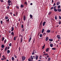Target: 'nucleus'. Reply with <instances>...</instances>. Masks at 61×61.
Listing matches in <instances>:
<instances>
[{
  "instance_id": "30",
  "label": "nucleus",
  "mask_w": 61,
  "mask_h": 61,
  "mask_svg": "<svg viewBox=\"0 0 61 61\" xmlns=\"http://www.w3.org/2000/svg\"><path fill=\"white\" fill-rule=\"evenodd\" d=\"M24 7V5H20V7L21 8H23Z\"/></svg>"
},
{
  "instance_id": "54",
  "label": "nucleus",
  "mask_w": 61,
  "mask_h": 61,
  "mask_svg": "<svg viewBox=\"0 0 61 61\" xmlns=\"http://www.w3.org/2000/svg\"><path fill=\"white\" fill-rule=\"evenodd\" d=\"M8 5L9 6L11 5V4H10V3H8Z\"/></svg>"
},
{
  "instance_id": "48",
  "label": "nucleus",
  "mask_w": 61,
  "mask_h": 61,
  "mask_svg": "<svg viewBox=\"0 0 61 61\" xmlns=\"http://www.w3.org/2000/svg\"><path fill=\"white\" fill-rule=\"evenodd\" d=\"M59 19H61V16H59Z\"/></svg>"
},
{
  "instance_id": "13",
  "label": "nucleus",
  "mask_w": 61,
  "mask_h": 61,
  "mask_svg": "<svg viewBox=\"0 0 61 61\" xmlns=\"http://www.w3.org/2000/svg\"><path fill=\"white\" fill-rule=\"evenodd\" d=\"M14 27H12L11 30V31H14Z\"/></svg>"
},
{
  "instance_id": "10",
  "label": "nucleus",
  "mask_w": 61,
  "mask_h": 61,
  "mask_svg": "<svg viewBox=\"0 0 61 61\" xmlns=\"http://www.w3.org/2000/svg\"><path fill=\"white\" fill-rule=\"evenodd\" d=\"M11 1L10 0H9L7 1V3H11Z\"/></svg>"
},
{
  "instance_id": "18",
  "label": "nucleus",
  "mask_w": 61,
  "mask_h": 61,
  "mask_svg": "<svg viewBox=\"0 0 61 61\" xmlns=\"http://www.w3.org/2000/svg\"><path fill=\"white\" fill-rule=\"evenodd\" d=\"M46 33L45 32H44L43 34V36H45L46 35Z\"/></svg>"
},
{
  "instance_id": "9",
  "label": "nucleus",
  "mask_w": 61,
  "mask_h": 61,
  "mask_svg": "<svg viewBox=\"0 0 61 61\" xmlns=\"http://www.w3.org/2000/svg\"><path fill=\"white\" fill-rule=\"evenodd\" d=\"M46 23V22L45 21H44L43 23V26H45V24Z\"/></svg>"
},
{
  "instance_id": "57",
  "label": "nucleus",
  "mask_w": 61,
  "mask_h": 61,
  "mask_svg": "<svg viewBox=\"0 0 61 61\" xmlns=\"http://www.w3.org/2000/svg\"><path fill=\"white\" fill-rule=\"evenodd\" d=\"M7 8L8 9H9V6H7Z\"/></svg>"
},
{
  "instance_id": "6",
  "label": "nucleus",
  "mask_w": 61,
  "mask_h": 61,
  "mask_svg": "<svg viewBox=\"0 0 61 61\" xmlns=\"http://www.w3.org/2000/svg\"><path fill=\"white\" fill-rule=\"evenodd\" d=\"M2 57L4 58V59H6V57L5 56L3 55L2 56Z\"/></svg>"
},
{
  "instance_id": "4",
  "label": "nucleus",
  "mask_w": 61,
  "mask_h": 61,
  "mask_svg": "<svg viewBox=\"0 0 61 61\" xmlns=\"http://www.w3.org/2000/svg\"><path fill=\"white\" fill-rule=\"evenodd\" d=\"M23 20L24 21L26 20V18H25V16L24 15L23 16Z\"/></svg>"
},
{
  "instance_id": "37",
  "label": "nucleus",
  "mask_w": 61,
  "mask_h": 61,
  "mask_svg": "<svg viewBox=\"0 0 61 61\" xmlns=\"http://www.w3.org/2000/svg\"><path fill=\"white\" fill-rule=\"evenodd\" d=\"M30 58L32 60L33 59V56H30Z\"/></svg>"
},
{
  "instance_id": "60",
  "label": "nucleus",
  "mask_w": 61,
  "mask_h": 61,
  "mask_svg": "<svg viewBox=\"0 0 61 61\" xmlns=\"http://www.w3.org/2000/svg\"><path fill=\"white\" fill-rule=\"evenodd\" d=\"M0 1L1 2H4V1L3 0H0Z\"/></svg>"
},
{
  "instance_id": "19",
  "label": "nucleus",
  "mask_w": 61,
  "mask_h": 61,
  "mask_svg": "<svg viewBox=\"0 0 61 61\" xmlns=\"http://www.w3.org/2000/svg\"><path fill=\"white\" fill-rule=\"evenodd\" d=\"M24 4L25 5H27V2L26 1L24 3Z\"/></svg>"
},
{
  "instance_id": "34",
  "label": "nucleus",
  "mask_w": 61,
  "mask_h": 61,
  "mask_svg": "<svg viewBox=\"0 0 61 61\" xmlns=\"http://www.w3.org/2000/svg\"><path fill=\"white\" fill-rule=\"evenodd\" d=\"M50 59H50V58H49L48 59V61H50Z\"/></svg>"
},
{
  "instance_id": "33",
  "label": "nucleus",
  "mask_w": 61,
  "mask_h": 61,
  "mask_svg": "<svg viewBox=\"0 0 61 61\" xmlns=\"http://www.w3.org/2000/svg\"><path fill=\"white\" fill-rule=\"evenodd\" d=\"M22 41H23V38H21L20 43H21L22 42Z\"/></svg>"
},
{
  "instance_id": "16",
  "label": "nucleus",
  "mask_w": 61,
  "mask_h": 61,
  "mask_svg": "<svg viewBox=\"0 0 61 61\" xmlns=\"http://www.w3.org/2000/svg\"><path fill=\"white\" fill-rule=\"evenodd\" d=\"M15 7L16 8H17V9H19V6H15Z\"/></svg>"
},
{
  "instance_id": "26",
  "label": "nucleus",
  "mask_w": 61,
  "mask_h": 61,
  "mask_svg": "<svg viewBox=\"0 0 61 61\" xmlns=\"http://www.w3.org/2000/svg\"><path fill=\"white\" fill-rule=\"evenodd\" d=\"M30 18H32V17H33V15H32L31 14L30 15Z\"/></svg>"
},
{
  "instance_id": "36",
  "label": "nucleus",
  "mask_w": 61,
  "mask_h": 61,
  "mask_svg": "<svg viewBox=\"0 0 61 61\" xmlns=\"http://www.w3.org/2000/svg\"><path fill=\"white\" fill-rule=\"evenodd\" d=\"M43 55H44V56H47L48 54L47 53L45 54H43Z\"/></svg>"
},
{
  "instance_id": "1",
  "label": "nucleus",
  "mask_w": 61,
  "mask_h": 61,
  "mask_svg": "<svg viewBox=\"0 0 61 61\" xmlns=\"http://www.w3.org/2000/svg\"><path fill=\"white\" fill-rule=\"evenodd\" d=\"M22 60L23 61L25 60V58H26L25 56H22L21 57Z\"/></svg>"
},
{
  "instance_id": "49",
  "label": "nucleus",
  "mask_w": 61,
  "mask_h": 61,
  "mask_svg": "<svg viewBox=\"0 0 61 61\" xmlns=\"http://www.w3.org/2000/svg\"><path fill=\"white\" fill-rule=\"evenodd\" d=\"M11 45H12L11 44V43H10L9 44V46H11Z\"/></svg>"
},
{
  "instance_id": "24",
  "label": "nucleus",
  "mask_w": 61,
  "mask_h": 61,
  "mask_svg": "<svg viewBox=\"0 0 61 61\" xmlns=\"http://www.w3.org/2000/svg\"><path fill=\"white\" fill-rule=\"evenodd\" d=\"M10 52V50H8L7 51V54H8V53H9Z\"/></svg>"
},
{
  "instance_id": "8",
  "label": "nucleus",
  "mask_w": 61,
  "mask_h": 61,
  "mask_svg": "<svg viewBox=\"0 0 61 61\" xmlns=\"http://www.w3.org/2000/svg\"><path fill=\"white\" fill-rule=\"evenodd\" d=\"M48 37H46V41H48Z\"/></svg>"
},
{
  "instance_id": "17",
  "label": "nucleus",
  "mask_w": 61,
  "mask_h": 61,
  "mask_svg": "<svg viewBox=\"0 0 61 61\" xmlns=\"http://www.w3.org/2000/svg\"><path fill=\"white\" fill-rule=\"evenodd\" d=\"M32 39V38H31V37H30V38L29 39L28 41V42H30V41H31V40Z\"/></svg>"
},
{
  "instance_id": "42",
  "label": "nucleus",
  "mask_w": 61,
  "mask_h": 61,
  "mask_svg": "<svg viewBox=\"0 0 61 61\" xmlns=\"http://www.w3.org/2000/svg\"><path fill=\"white\" fill-rule=\"evenodd\" d=\"M56 6H55L54 7V8H53V9H56Z\"/></svg>"
},
{
  "instance_id": "63",
  "label": "nucleus",
  "mask_w": 61,
  "mask_h": 61,
  "mask_svg": "<svg viewBox=\"0 0 61 61\" xmlns=\"http://www.w3.org/2000/svg\"><path fill=\"white\" fill-rule=\"evenodd\" d=\"M1 60H2L3 61L4 60V58H2L1 59Z\"/></svg>"
},
{
  "instance_id": "61",
  "label": "nucleus",
  "mask_w": 61,
  "mask_h": 61,
  "mask_svg": "<svg viewBox=\"0 0 61 61\" xmlns=\"http://www.w3.org/2000/svg\"><path fill=\"white\" fill-rule=\"evenodd\" d=\"M45 48V47H44V46H42V49H43Z\"/></svg>"
},
{
  "instance_id": "58",
  "label": "nucleus",
  "mask_w": 61,
  "mask_h": 61,
  "mask_svg": "<svg viewBox=\"0 0 61 61\" xmlns=\"http://www.w3.org/2000/svg\"><path fill=\"white\" fill-rule=\"evenodd\" d=\"M35 54V52H33L32 53V55H34Z\"/></svg>"
},
{
  "instance_id": "12",
  "label": "nucleus",
  "mask_w": 61,
  "mask_h": 61,
  "mask_svg": "<svg viewBox=\"0 0 61 61\" xmlns=\"http://www.w3.org/2000/svg\"><path fill=\"white\" fill-rule=\"evenodd\" d=\"M47 33H50L51 31L50 30H47Z\"/></svg>"
},
{
  "instance_id": "50",
  "label": "nucleus",
  "mask_w": 61,
  "mask_h": 61,
  "mask_svg": "<svg viewBox=\"0 0 61 61\" xmlns=\"http://www.w3.org/2000/svg\"><path fill=\"white\" fill-rule=\"evenodd\" d=\"M56 5V3H54L53 4V6H55V5Z\"/></svg>"
},
{
  "instance_id": "43",
  "label": "nucleus",
  "mask_w": 61,
  "mask_h": 61,
  "mask_svg": "<svg viewBox=\"0 0 61 61\" xmlns=\"http://www.w3.org/2000/svg\"><path fill=\"white\" fill-rule=\"evenodd\" d=\"M58 24L59 25H60V24H61V21H59V22Z\"/></svg>"
},
{
  "instance_id": "3",
  "label": "nucleus",
  "mask_w": 61,
  "mask_h": 61,
  "mask_svg": "<svg viewBox=\"0 0 61 61\" xmlns=\"http://www.w3.org/2000/svg\"><path fill=\"white\" fill-rule=\"evenodd\" d=\"M58 12H60L61 11V8L57 9Z\"/></svg>"
},
{
  "instance_id": "28",
  "label": "nucleus",
  "mask_w": 61,
  "mask_h": 61,
  "mask_svg": "<svg viewBox=\"0 0 61 61\" xmlns=\"http://www.w3.org/2000/svg\"><path fill=\"white\" fill-rule=\"evenodd\" d=\"M11 34L13 36H14V32H12L11 33Z\"/></svg>"
},
{
  "instance_id": "47",
  "label": "nucleus",
  "mask_w": 61,
  "mask_h": 61,
  "mask_svg": "<svg viewBox=\"0 0 61 61\" xmlns=\"http://www.w3.org/2000/svg\"><path fill=\"white\" fill-rule=\"evenodd\" d=\"M53 7H52L50 9L51 10H52L53 9Z\"/></svg>"
},
{
  "instance_id": "40",
  "label": "nucleus",
  "mask_w": 61,
  "mask_h": 61,
  "mask_svg": "<svg viewBox=\"0 0 61 61\" xmlns=\"http://www.w3.org/2000/svg\"><path fill=\"white\" fill-rule=\"evenodd\" d=\"M21 28L22 29V28H23V27H24V25H21Z\"/></svg>"
},
{
  "instance_id": "7",
  "label": "nucleus",
  "mask_w": 61,
  "mask_h": 61,
  "mask_svg": "<svg viewBox=\"0 0 61 61\" xmlns=\"http://www.w3.org/2000/svg\"><path fill=\"white\" fill-rule=\"evenodd\" d=\"M36 60H37L38 59V56L36 55Z\"/></svg>"
},
{
  "instance_id": "38",
  "label": "nucleus",
  "mask_w": 61,
  "mask_h": 61,
  "mask_svg": "<svg viewBox=\"0 0 61 61\" xmlns=\"http://www.w3.org/2000/svg\"><path fill=\"white\" fill-rule=\"evenodd\" d=\"M42 36H43V35H42V34H41L40 35V37H42Z\"/></svg>"
},
{
  "instance_id": "11",
  "label": "nucleus",
  "mask_w": 61,
  "mask_h": 61,
  "mask_svg": "<svg viewBox=\"0 0 61 61\" xmlns=\"http://www.w3.org/2000/svg\"><path fill=\"white\" fill-rule=\"evenodd\" d=\"M49 48H47L46 50V52H48V50H49Z\"/></svg>"
},
{
  "instance_id": "41",
  "label": "nucleus",
  "mask_w": 61,
  "mask_h": 61,
  "mask_svg": "<svg viewBox=\"0 0 61 61\" xmlns=\"http://www.w3.org/2000/svg\"><path fill=\"white\" fill-rule=\"evenodd\" d=\"M5 19H8V17H5Z\"/></svg>"
},
{
  "instance_id": "23",
  "label": "nucleus",
  "mask_w": 61,
  "mask_h": 61,
  "mask_svg": "<svg viewBox=\"0 0 61 61\" xmlns=\"http://www.w3.org/2000/svg\"><path fill=\"white\" fill-rule=\"evenodd\" d=\"M58 9L60 8L61 7V6L60 5H59L57 6Z\"/></svg>"
},
{
  "instance_id": "2",
  "label": "nucleus",
  "mask_w": 61,
  "mask_h": 61,
  "mask_svg": "<svg viewBox=\"0 0 61 61\" xmlns=\"http://www.w3.org/2000/svg\"><path fill=\"white\" fill-rule=\"evenodd\" d=\"M60 1H58V2L56 3L57 5H60Z\"/></svg>"
},
{
  "instance_id": "51",
  "label": "nucleus",
  "mask_w": 61,
  "mask_h": 61,
  "mask_svg": "<svg viewBox=\"0 0 61 61\" xmlns=\"http://www.w3.org/2000/svg\"><path fill=\"white\" fill-rule=\"evenodd\" d=\"M19 51L20 52V49H21V48H20V47H19Z\"/></svg>"
},
{
  "instance_id": "25",
  "label": "nucleus",
  "mask_w": 61,
  "mask_h": 61,
  "mask_svg": "<svg viewBox=\"0 0 61 61\" xmlns=\"http://www.w3.org/2000/svg\"><path fill=\"white\" fill-rule=\"evenodd\" d=\"M54 11H55V12H57V10L56 9H54Z\"/></svg>"
},
{
  "instance_id": "62",
  "label": "nucleus",
  "mask_w": 61,
  "mask_h": 61,
  "mask_svg": "<svg viewBox=\"0 0 61 61\" xmlns=\"http://www.w3.org/2000/svg\"><path fill=\"white\" fill-rule=\"evenodd\" d=\"M35 39H34L33 40V43H35Z\"/></svg>"
},
{
  "instance_id": "64",
  "label": "nucleus",
  "mask_w": 61,
  "mask_h": 61,
  "mask_svg": "<svg viewBox=\"0 0 61 61\" xmlns=\"http://www.w3.org/2000/svg\"><path fill=\"white\" fill-rule=\"evenodd\" d=\"M52 3H54V0H52Z\"/></svg>"
},
{
  "instance_id": "35",
  "label": "nucleus",
  "mask_w": 61,
  "mask_h": 61,
  "mask_svg": "<svg viewBox=\"0 0 61 61\" xmlns=\"http://www.w3.org/2000/svg\"><path fill=\"white\" fill-rule=\"evenodd\" d=\"M5 39V37H3L2 38V41H4V39Z\"/></svg>"
},
{
  "instance_id": "29",
  "label": "nucleus",
  "mask_w": 61,
  "mask_h": 61,
  "mask_svg": "<svg viewBox=\"0 0 61 61\" xmlns=\"http://www.w3.org/2000/svg\"><path fill=\"white\" fill-rule=\"evenodd\" d=\"M7 50V47H6L5 49L4 50L5 51V52Z\"/></svg>"
},
{
  "instance_id": "27",
  "label": "nucleus",
  "mask_w": 61,
  "mask_h": 61,
  "mask_svg": "<svg viewBox=\"0 0 61 61\" xmlns=\"http://www.w3.org/2000/svg\"><path fill=\"white\" fill-rule=\"evenodd\" d=\"M55 19L56 20H57V16H55Z\"/></svg>"
},
{
  "instance_id": "46",
  "label": "nucleus",
  "mask_w": 61,
  "mask_h": 61,
  "mask_svg": "<svg viewBox=\"0 0 61 61\" xmlns=\"http://www.w3.org/2000/svg\"><path fill=\"white\" fill-rule=\"evenodd\" d=\"M52 50H56V48H52Z\"/></svg>"
},
{
  "instance_id": "39",
  "label": "nucleus",
  "mask_w": 61,
  "mask_h": 61,
  "mask_svg": "<svg viewBox=\"0 0 61 61\" xmlns=\"http://www.w3.org/2000/svg\"><path fill=\"white\" fill-rule=\"evenodd\" d=\"M6 39H5L4 40V42L5 44V43H6Z\"/></svg>"
},
{
  "instance_id": "59",
  "label": "nucleus",
  "mask_w": 61,
  "mask_h": 61,
  "mask_svg": "<svg viewBox=\"0 0 61 61\" xmlns=\"http://www.w3.org/2000/svg\"><path fill=\"white\" fill-rule=\"evenodd\" d=\"M30 60H31V59H30V58H29V59H28V60L29 61H30Z\"/></svg>"
},
{
  "instance_id": "44",
  "label": "nucleus",
  "mask_w": 61,
  "mask_h": 61,
  "mask_svg": "<svg viewBox=\"0 0 61 61\" xmlns=\"http://www.w3.org/2000/svg\"><path fill=\"white\" fill-rule=\"evenodd\" d=\"M16 15H18V12H16Z\"/></svg>"
},
{
  "instance_id": "53",
  "label": "nucleus",
  "mask_w": 61,
  "mask_h": 61,
  "mask_svg": "<svg viewBox=\"0 0 61 61\" xmlns=\"http://www.w3.org/2000/svg\"><path fill=\"white\" fill-rule=\"evenodd\" d=\"M10 48V47H8L7 48V50H8V49H9Z\"/></svg>"
},
{
  "instance_id": "31",
  "label": "nucleus",
  "mask_w": 61,
  "mask_h": 61,
  "mask_svg": "<svg viewBox=\"0 0 61 61\" xmlns=\"http://www.w3.org/2000/svg\"><path fill=\"white\" fill-rule=\"evenodd\" d=\"M13 39L14 40H15H15H16V37L15 36Z\"/></svg>"
},
{
  "instance_id": "56",
  "label": "nucleus",
  "mask_w": 61,
  "mask_h": 61,
  "mask_svg": "<svg viewBox=\"0 0 61 61\" xmlns=\"http://www.w3.org/2000/svg\"><path fill=\"white\" fill-rule=\"evenodd\" d=\"M52 12H49V15H50V14H51V13Z\"/></svg>"
},
{
  "instance_id": "32",
  "label": "nucleus",
  "mask_w": 61,
  "mask_h": 61,
  "mask_svg": "<svg viewBox=\"0 0 61 61\" xmlns=\"http://www.w3.org/2000/svg\"><path fill=\"white\" fill-rule=\"evenodd\" d=\"M42 23H43V22H42V21L40 23V25L41 26L42 25Z\"/></svg>"
},
{
  "instance_id": "45",
  "label": "nucleus",
  "mask_w": 61,
  "mask_h": 61,
  "mask_svg": "<svg viewBox=\"0 0 61 61\" xmlns=\"http://www.w3.org/2000/svg\"><path fill=\"white\" fill-rule=\"evenodd\" d=\"M14 56H15V58H17V56H16L15 55H14Z\"/></svg>"
},
{
  "instance_id": "5",
  "label": "nucleus",
  "mask_w": 61,
  "mask_h": 61,
  "mask_svg": "<svg viewBox=\"0 0 61 61\" xmlns=\"http://www.w3.org/2000/svg\"><path fill=\"white\" fill-rule=\"evenodd\" d=\"M57 37L58 39H61V37H60V36L59 35H57Z\"/></svg>"
},
{
  "instance_id": "52",
  "label": "nucleus",
  "mask_w": 61,
  "mask_h": 61,
  "mask_svg": "<svg viewBox=\"0 0 61 61\" xmlns=\"http://www.w3.org/2000/svg\"><path fill=\"white\" fill-rule=\"evenodd\" d=\"M0 23L1 24H3V21L2 20H1Z\"/></svg>"
},
{
  "instance_id": "21",
  "label": "nucleus",
  "mask_w": 61,
  "mask_h": 61,
  "mask_svg": "<svg viewBox=\"0 0 61 61\" xmlns=\"http://www.w3.org/2000/svg\"><path fill=\"white\" fill-rule=\"evenodd\" d=\"M44 32V29H43L41 31L42 33H43Z\"/></svg>"
},
{
  "instance_id": "20",
  "label": "nucleus",
  "mask_w": 61,
  "mask_h": 61,
  "mask_svg": "<svg viewBox=\"0 0 61 61\" xmlns=\"http://www.w3.org/2000/svg\"><path fill=\"white\" fill-rule=\"evenodd\" d=\"M49 40L50 42H51L52 41H53V40L52 39H49Z\"/></svg>"
},
{
  "instance_id": "55",
  "label": "nucleus",
  "mask_w": 61,
  "mask_h": 61,
  "mask_svg": "<svg viewBox=\"0 0 61 61\" xmlns=\"http://www.w3.org/2000/svg\"><path fill=\"white\" fill-rule=\"evenodd\" d=\"M7 21V22H9V19L8 20H6Z\"/></svg>"
},
{
  "instance_id": "15",
  "label": "nucleus",
  "mask_w": 61,
  "mask_h": 61,
  "mask_svg": "<svg viewBox=\"0 0 61 61\" xmlns=\"http://www.w3.org/2000/svg\"><path fill=\"white\" fill-rule=\"evenodd\" d=\"M1 48H4V47H5V46H4V45H1Z\"/></svg>"
},
{
  "instance_id": "14",
  "label": "nucleus",
  "mask_w": 61,
  "mask_h": 61,
  "mask_svg": "<svg viewBox=\"0 0 61 61\" xmlns=\"http://www.w3.org/2000/svg\"><path fill=\"white\" fill-rule=\"evenodd\" d=\"M50 46L51 47H52L53 46V44H50Z\"/></svg>"
},
{
  "instance_id": "22",
  "label": "nucleus",
  "mask_w": 61,
  "mask_h": 61,
  "mask_svg": "<svg viewBox=\"0 0 61 61\" xmlns=\"http://www.w3.org/2000/svg\"><path fill=\"white\" fill-rule=\"evenodd\" d=\"M12 61H14V60H15L14 57H12Z\"/></svg>"
}]
</instances>
